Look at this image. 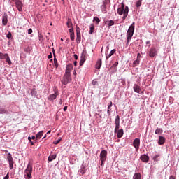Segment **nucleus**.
Wrapping results in <instances>:
<instances>
[{"label":"nucleus","mask_w":179,"mask_h":179,"mask_svg":"<svg viewBox=\"0 0 179 179\" xmlns=\"http://www.w3.org/2000/svg\"><path fill=\"white\" fill-rule=\"evenodd\" d=\"M13 2H16L17 1V0H13Z\"/></svg>","instance_id":"nucleus-61"},{"label":"nucleus","mask_w":179,"mask_h":179,"mask_svg":"<svg viewBox=\"0 0 179 179\" xmlns=\"http://www.w3.org/2000/svg\"><path fill=\"white\" fill-rule=\"evenodd\" d=\"M93 21L94 22H96V24H99L100 23V19L99 18V17H94V19H93Z\"/></svg>","instance_id":"nucleus-33"},{"label":"nucleus","mask_w":179,"mask_h":179,"mask_svg":"<svg viewBox=\"0 0 179 179\" xmlns=\"http://www.w3.org/2000/svg\"><path fill=\"white\" fill-rule=\"evenodd\" d=\"M86 61V52H83L81 54L79 66H83Z\"/></svg>","instance_id":"nucleus-11"},{"label":"nucleus","mask_w":179,"mask_h":179,"mask_svg":"<svg viewBox=\"0 0 179 179\" xmlns=\"http://www.w3.org/2000/svg\"><path fill=\"white\" fill-rule=\"evenodd\" d=\"M74 59H76V60H78V55H74Z\"/></svg>","instance_id":"nucleus-50"},{"label":"nucleus","mask_w":179,"mask_h":179,"mask_svg":"<svg viewBox=\"0 0 179 179\" xmlns=\"http://www.w3.org/2000/svg\"><path fill=\"white\" fill-rule=\"evenodd\" d=\"M7 160L9 162L10 170H12L13 169L14 161L11 154H7Z\"/></svg>","instance_id":"nucleus-6"},{"label":"nucleus","mask_w":179,"mask_h":179,"mask_svg":"<svg viewBox=\"0 0 179 179\" xmlns=\"http://www.w3.org/2000/svg\"><path fill=\"white\" fill-rule=\"evenodd\" d=\"M27 49H28V48H27L25 50H26V51H28V50H27Z\"/></svg>","instance_id":"nucleus-63"},{"label":"nucleus","mask_w":179,"mask_h":179,"mask_svg":"<svg viewBox=\"0 0 179 179\" xmlns=\"http://www.w3.org/2000/svg\"><path fill=\"white\" fill-rule=\"evenodd\" d=\"M57 158V154L54 155H50V156L48 158V162H52L53 160H55Z\"/></svg>","instance_id":"nucleus-19"},{"label":"nucleus","mask_w":179,"mask_h":179,"mask_svg":"<svg viewBox=\"0 0 179 179\" xmlns=\"http://www.w3.org/2000/svg\"><path fill=\"white\" fill-rule=\"evenodd\" d=\"M50 62H52V59H50Z\"/></svg>","instance_id":"nucleus-64"},{"label":"nucleus","mask_w":179,"mask_h":179,"mask_svg":"<svg viewBox=\"0 0 179 179\" xmlns=\"http://www.w3.org/2000/svg\"><path fill=\"white\" fill-rule=\"evenodd\" d=\"M164 143H165V138L162 136H159V141H158L159 145H164Z\"/></svg>","instance_id":"nucleus-23"},{"label":"nucleus","mask_w":179,"mask_h":179,"mask_svg":"<svg viewBox=\"0 0 179 179\" xmlns=\"http://www.w3.org/2000/svg\"><path fill=\"white\" fill-rule=\"evenodd\" d=\"M92 85H97V81L95 80H93V81H92Z\"/></svg>","instance_id":"nucleus-43"},{"label":"nucleus","mask_w":179,"mask_h":179,"mask_svg":"<svg viewBox=\"0 0 179 179\" xmlns=\"http://www.w3.org/2000/svg\"><path fill=\"white\" fill-rule=\"evenodd\" d=\"M59 95V92L57 90H55V93L49 96L48 100L51 102H53V101L55 100Z\"/></svg>","instance_id":"nucleus-7"},{"label":"nucleus","mask_w":179,"mask_h":179,"mask_svg":"<svg viewBox=\"0 0 179 179\" xmlns=\"http://www.w3.org/2000/svg\"><path fill=\"white\" fill-rule=\"evenodd\" d=\"M73 73L74 76H76V74H77L76 71H73Z\"/></svg>","instance_id":"nucleus-55"},{"label":"nucleus","mask_w":179,"mask_h":179,"mask_svg":"<svg viewBox=\"0 0 179 179\" xmlns=\"http://www.w3.org/2000/svg\"><path fill=\"white\" fill-rule=\"evenodd\" d=\"M142 5V0H138L136 3V7L140 8V6Z\"/></svg>","instance_id":"nucleus-32"},{"label":"nucleus","mask_w":179,"mask_h":179,"mask_svg":"<svg viewBox=\"0 0 179 179\" xmlns=\"http://www.w3.org/2000/svg\"><path fill=\"white\" fill-rule=\"evenodd\" d=\"M32 32H33L32 29H28V34H32Z\"/></svg>","instance_id":"nucleus-45"},{"label":"nucleus","mask_w":179,"mask_h":179,"mask_svg":"<svg viewBox=\"0 0 179 179\" xmlns=\"http://www.w3.org/2000/svg\"><path fill=\"white\" fill-rule=\"evenodd\" d=\"M107 114H108V116L110 115V110H107Z\"/></svg>","instance_id":"nucleus-48"},{"label":"nucleus","mask_w":179,"mask_h":179,"mask_svg":"<svg viewBox=\"0 0 179 179\" xmlns=\"http://www.w3.org/2000/svg\"><path fill=\"white\" fill-rule=\"evenodd\" d=\"M120 129V124H115V133H116Z\"/></svg>","instance_id":"nucleus-38"},{"label":"nucleus","mask_w":179,"mask_h":179,"mask_svg":"<svg viewBox=\"0 0 179 179\" xmlns=\"http://www.w3.org/2000/svg\"><path fill=\"white\" fill-rule=\"evenodd\" d=\"M43 135V131H41L38 134H36V140L41 139Z\"/></svg>","instance_id":"nucleus-24"},{"label":"nucleus","mask_w":179,"mask_h":179,"mask_svg":"<svg viewBox=\"0 0 179 179\" xmlns=\"http://www.w3.org/2000/svg\"><path fill=\"white\" fill-rule=\"evenodd\" d=\"M133 90H134V92L137 94H139L140 92H141V88H140V86L138 85L137 84H135L134 86H133Z\"/></svg>","instance_id":"nucleus-17"},{"label":"nucleus","mask_w":179,"mask_h":179,"mask_svg":"<svg viewBox=\"0 0 179 179\" xmlns=\"http://www.w3.org/2000/svg\"><path fill=\"white\" fill-rule=\"evenodd\" d=\"M31 94H32L33 96H36L37 94V92L36 88L31 89Z\"/></svg>","instance_id":"nucleus-30"},{"label":"nucleus","mask_w":179,"mask_h":179,"mask_svg":"<svg viewBox=\"0 0 179 179\" xmlns=\"http://www.w3.org/2000/svg\"><path fill=\"white\" fill-rule=\"evenodd\" d=\"M31 145H34V142L32 141H30Z\"/></svg>","instance_id":"nucleus-58"},{"label":"nucleus","mask_w":179,"mask_h":179,"mask_svg":"<svg viewBox=\"0 0 179 179\" xmlns=\"http://www.w3.org/2000/svg\"><path fill=\"white\" fill-rule=\"evenodd\" d=\"M32 171H33V164L31 162H29L24 172V178L25 179H31Z\"/></svg>","instance_id":"nucleus-2"},{"label":"nucleus","mask_w":179,"mask_h":179,"mask_svg":"<svg viewBox=\"0 0 179 179\" xmlns=\"http://www.w3.org/2000/svg\"><path fill=\"white\" fill-rule=\"evenodd\" d=\"M111 107H113V102H110V105L108 106V110H110Z\"/></svg>","instance_id":"nucleus-41"},{"label":"nucleus","mask_w":179,"mask_h":179,"mask_svg":"<svg viewBox=\"0 0 179 179\" xmlns=\"http://www.w3.org/2000/svg\"><path fill=\"white\" fill-rule=\"evenodd\" d=\"M46 138V135H45V136L43 138V139Z\"/></svg>","instance_id":"nucleus-60"},{"label":"nucleus","mask_w":179,"mask_h":179,"mask_svg":"<svg viewBox=\"0 0 179 179\" xmlns=\"http://www.w3.org/2000/svg\"><path fill=\"white\" fill-rule=\"evenodd\" d=\"M50 133H51V130H49L47 134H50Z\"/></svg>","instance_id":"nucleus-59"},{"label":"nucleus","mask_w":179,"mask_h":179,"mask_svg":"<svg viewBox=\"0 0 179 179\" xmlns=\"http://www.w3.org/2000/svg\"><path fill=\"white\" fill-rule=\"evenodd\" d=\"M28 140L30 141V142H31V137H28Z\"/></svg>","instance_id":"nucleus-54"},{"label":"nucleus","mask_w":179,"mask_h":179,"mask_svg":"<svg viewBox=\"0 0 179 179\" xmlns=\"http://www.w3.org/2000/svg\"><path fill=\"white\" fill-rule=\"evenodd\" d=\"M7 57H9L8 54H3L2 52H0V59H5L7 58Z\"/></svg>","instance_id":"nucleus-27"},{"label":"nucleus","mask_w":179,"mask_h":179,"mask_svg":"<svg viewBox=\"0 0 179 179\" xmlns=\"http://www.w3.org/2000/svg\"><path fill=\"white\" fill-rule=\"evenodd\" d=\"M146 45H150L149 46H150V41H148L146 42Z\"/></svg>","instance_id":"nucleus-51"},{"label":"nucleus","mask_w":179,"mask_h":179,"mask_svg":"<svg viewBox=\"0 0 179 179\" xmlns=\"http://www.w3.org/2000/svg\"><path fill=\"white\" fill-rule=\"evenodd\" d=\"M31 139H32V140H36V137L33 136L31 137Z\"/></svg>","instance_id":"nucleus-52"},{"label":"nucleus","mask_w":179,"mask_h":179,"mask_svg":"<svg viewBox=\"0 0 179 179\" xmlns=\"http://www.w3.org/2000/svg\"><path fill=\"white\" fill-rule=\"evenodd\" d=\"M15 6H16L17 9H18L19 12L22 11L23 3L21 1H15Z\"/></svg>","instance_id":"nucleus-12"},{"label":"nucleus","mask_w":179,"mask_h":179,"mask_svg":"<svg viewBox=\"0 0 179 179\" xmlns=\"http://www.w3.org/2000/svg\"><path fill=\"white\" fill-rule=\"evenodd\" d=\"M135 22H133L131 24V25L129 27V28L127 30V43H129L130 40L132 39V37L134 36V29H135Z\"/></svg>","instance_id":"nucleus-3"},{"label":"nucleus","mask_w":179,"mask_h":179,"mask_svg":"<svg viewBox=\"0 0 179 179\" xmlns=\"http://www.w3.org/2000/svg\"><path fill=\"white\" fill-rule=\"evenodd\" d=\"M117 136L118 138H122L123 135H124V129H120L117 131Z\"/></svg>","instance_id":"nucleus-15"},{"label":"nucleus","mask_w":179,"mask_h":179,"mask_svg":"<svg viewBox=\"0 0 179 179\" xmlns=\"http://www.w3.org/2000/svg\"><path fill=\"white\" fill-rule=\"evenodd\" d=\"M169 179H176V178L175 176H173V175L170 176Z\"/></svg>","instance_id":"nucleus-47"},{"label":"nucleus","mask_w":179,"mask_h":179,"mask_svg":"<svg viewBox=\"0 0 179 179\" xmlns=\"http://www.w3.org/2000/svg\"><path fill=\"white\" fill-rule=\"evenodd\" d=\"M94 31H95L94 24H92L90 27L89 34H92V33H94Z\"/></svg>","instance_id":"nucleus-25"},{"label":"nucleus","mask_w":179,"mask_h":179,"mask_svg":"<svg viewBox=\"0 0 179 179\" xmlns=\"http://www.w3.org/2000/svg\"><path fill=\"white\" fill-rule=\"evenodd\" d=\"M67 108H68L67 106H64V108H63V110L64 111H66L67 110Z\"/></svg>","instance_id":"nucleus-49"},{"label":"nucleus","mask_w":179,"mask_h":179,"mask_svg":"<svg viewBox=\"0 0 179 179\" xmlns=\"http://www.w3.org/2000/svg\"><path fill=\"white\" fill-rule=\"evenodd\" d=\"M157 55V48L155 47H152L150 50H149V56L150 57H155Z\"/></svg>","instance_id":"nucleus-8"},{"label":"nucleus","mask_w":179,"mask_h":179,"mask_svg":"<svg viewBox=\"0 0 179 179\" xmlns=\"http://www.w3.org/2000/svg\"><path fill=\"white\" fill-rule=\"evenodd\" d=\"M141 176L140 174V173H136L134 174V176H133V179H141Z\"/></svg>","instance_id":"nucleus-29"},{"label":"nucleus","mask_w":179,"mask_h":179,"mask_svg":"<svg viewBox=\"0 0 179 179\" xmlns=\"http://www.w3.org/2000/svg\"><path fill=\"white\" fill-rule=\"evenodd\" d=\"M80 28L78 27H77V29H76V43L77 44H80L81 42V34L80 31Z\"/></svg>","instance_id":"nucleus-10"},{"label":"nucleus","mask_w":179,"mask_h":179,"mask_svg":"<svg viewBox=\"0 0 179 179\" xmlns=\"http://www.w3.org/2000/svg\"><path fill=\"white\" fill-rule=\"evenodd\" d=\"M71 82V73L69 72H66L64 73L63 76V78L62 80V83L64 85H66L68 83Z\"/></svg>","instance_id":"nucleus-4"},{"label":"nucleus","mask_w":179,"mask_h":179,"mask_svg":"<svg viewBox=\"0 0 179 179\" xmlns=\"http://www.w3.org/2000/svg\"><path fill=\"white\" fill-rule=\"evenodd\" d=\"M6 38L8 39H11L12 38V33L9 32L8 34H6Z\"/></svg>","instance_id":"nucleus-37"},{"label":"nucleus","mask_w":179,"mask_h":179,"mask_svg":"<svg viewBox=\"0 0 179 179\" xmlns=\"http://www.w3.org/2000/svg\"><path fill=\"white\" fill-rule=\"evenodd\" d=\"M52 52H53L54 57H55V50H54V49H52Z\"/></svg>","instance_id":"nucleus-53"},{"label":"nucleus","mask_w":179,"mask_h":179,"mask_svg":"<svg viewBox=\"0 0 179 179\" xmlns=\"http://www.w3.org/2000/svg\"><path fill=\"white\" fill-rule=\"evenodd\" d=\"M155 134H158V135H162L163 133V129H156L155 131Z\"/></svg>","instance_id":"nucleus-28"},{"label":"nucleus","mask_w":179,"mask_h":179,"mask_svg":"<svg viewBox=\"0 0 179 179\" xmlns=\"http://www.w3.org/2000/svg\"><path fill=\"white\" fill-rule=\"evenodd\" d=\"M73 64H74V66H77V62H76H76H73Z\"/></svg>","instance_id":"nucleus-56"},{"label":"nucleus","mask_w":179,"mask_h":179,"mask_svg":"<svg viewBox=\"0 0 179 179\" xmlns=\"http://www.w3.org/2000/svg\"><path fill=\"white\" fill-rule=\"evenodd\" d=\"M73 69L72 64H69L66 67V70H65V73H71V71Z\"/></svg>","instance_id":"nucleus-21"},{"label":"nucleus","mask_w":179,"mask_h":179,"mask_svg":"<svg viewBox=\"0 0 179 179\" xmlns=\"http://www.w3.org/2000/svg\"><path fill=\"white\" fill-rule=\"evenodd\" d=\"M117 14L120 15H123L122 20H125L129 14V7L125 6L124 4L122 3L121 7L117 8Z\"/></svg>","instance_id":"nucleus-1"},{"label":"nucleus","mask_w":179,"mask_h":179,"mask_svg":"<svg viewBox=\"0 0 179 179\" xmlns=\"http://www.w3.org/2000/svg\"><path fill=\"white\" fill-rule=\"evenodd\" d=\"M54 66H55V69H57L59 66L56 57H54Z\"/></svg>","instance_id":"nucleus-35"},{"label":"nucleus","mask_w":179,"mask_h":179,"mask_svg":"<svg viewBox=\"0 0 179 179\" xmlns=\"http://www.w3.org/2000/svg\"><path fill=\"white\" fill-rule=\"evenodd\" d=\"M133 64H134V65H138V64H139V61H138V60L134 61V62L133 63Z\"/></svg>","instance_id":"nucleus-42"},{"label":"nucleus","mask_w":179,"mask_h":179,"mask_svg":"<svg viewBox=\"0 0 179 179\" xmlns=\"http://www.w3.org/2000/svg\"><path fill=\"white\" fill-rule=\"evenodd\" d=\"M115 24V22L113 20L108 21V27H112Z\"/></svg>","instance_id":"nucleus-36"},{"label":"nucleus","mask_w":179,"mask_h":179,"mask_svg":"<svg viewBox=\"0 0 179 179\" xmlns=\"http://www.w3.org/2000/svg\"><path fill=\"white\" fill-rule=\"evenodd\" d=\"M102 64V61L101 59H99L96 64V69H100L101 66Z\"/></svg>","instance_id":"nucleus-22"},{"label":"nucleus","mask_w":179,"mask_h":179,"mask_svg":"<svg viewBox=\"0 0 179 179\" xmlns=\"http://www.w3.org/2000/svg\"><path fill=\"white\" fill-rule=\"evenodd\" d=\"M66 25L68 29H73V24H72V21L70 18L68 19L67 22H66Z\"/></svg>","instance_id":"nucleus-20"},{"label":"nucleus","mask_w":179,"mask_h":179,"mask_svg":"<svg viewBox=\"0 0 179 179\" xmlns=\"http://www.w3.org/2000/svg\"><path fill=\"white\" fill-rule=\"evenodd\" d=\"M116 50L113 49L110 51V54L106 55V59L108 60L111 56H113L115 53Z\"/></svg>","instance_id":"nucleus-26"},{"label":"nucleus","mask_w":179,"mask_h":179,"mask_svg":"<svg viewBox=\"0 0 179 179\" xmlns=\"http://www.w3.org/2000/svg\"><path fill=\"white\" fill-rule=\"evenodd\" d=\"M27 49H28V48H27L25 50H26V51H28V50H27Z\"/></svg>","instance_id":"nucleus-62"},{"label":"nucleus","mask_w":179,"mask_h":179,"mask_svg":"<svg viewBox=\"0 0 179 179\" xmlns=\"http://www.w3.org/2000/svg\"><path fill=\"white\" fill-rule=\"evenodd\" d=\"M5 59H6V63L8 64V65L12 64V62H11V59H10L9 56L6 57V58Z\"/></svg>","instance_id":"nucleus-34"},{"label":"nucleus","mask_w":179,"mask_h":179,"mask_svg":"<svg viewBox=\"0 0 179 179\" xmlns=\"http://www.w3.org/2000/svg\"><path fill=\"white\" fill-rule=\"evenodd\" d=\"M2 22L4 26L7 25L8 24V15L6 13H4L3 16Z\"/></svg>","instance_id":"nucleus-16"},{"label":"nucleus","mask_w":179,"mask_h":179,"mask_svg":"<svg viewBox=\"0 0 179 179\" xmlns=\"http://www.w3.org/2000/svg\"><path fill=\"white\" fill-rule=\"evenodd\" d=\"M120 116L117 115V116L115 117V125H116V124H120Z\"/></svg>","instance_id":"nucleus-31"},{"label":"nucleus","mask_w":179,"mask_h":179,"mask_svg":"<svg viewBox=\"0 0 179 179\" xmlns=\"http://www.w3.org/2000/svg\"><path fill=\"white\" fill-rule=\"evenodd\" d=\"M140 159H141V162H143L145 163H147L148 162H149V157L145 154L142 155L140 157Z\"/></svg>","instance_id":"nucleus-13"},{"label":"nucleus","mask_w":179,"mask_h":179,"mask_svg":"<svg viewBox=\"0 0 179 179\" xmlns=\"http://www.w3.org/2000/svg\"><path fill=\"white\" fill-rule=\"evenodd\" d=\"M62 141V138H60L59 140H57V141H54L53 144L55 145H58L59 144L60 141Z\"/></svg>","instance_id":"nucleus-39"},{"label":"nucleus","mask_w":179,"mask_h":179,"mask_svg":"<svg viewBox=\"0 0 179 179\" xmlns=\"http://www.w3.org/2000/svg\"><path fill=\"white\" fill-rule=\"evenodd\" d=\"M69 32L70 34V39H71L72 41H75V32L73 31V29H69Z\"/></svg>","instance_id":"nucleus-14"},{"label":"nucleus","mask_w":179,"mask_h":179,"mask_svg":"<svg viewBox=\"0 0 179 179\" xmlns=\"http://www.w3.org/2000/svg\"><path fill=\"white\" fill-rule=\"evenodd\" d=\"M159 157V155H155V157L152 158V159H154L155 162H157V159Z\"/></svg>","instance_id":"nucleus-40"},{"label":"nucleus","mask_w":179,"mask_h":179,"mask_svg":"<svg viewBox=\"0 0 179 179\" xmlns=\"http://www.w3.org/2000/svg\"><path fill=\"white\" fill-rule=\"evenodd\" d=\"M9 112L6 108H0V115H8Z\"/></svg>","instance_id":"nucleus-18"},{"label":"nucleus","mask_w":179,"mask_h":179,"mask_svg":"<svg viewBox=\"0 0 179 179\" xmlns=\"http://www.w3.org/2000/svg\"><path fill=\"white\" fill-rule=\"evenodd\" d=\"M107 157V152L106 150H103L99 154V159L101 162V166H103V163L106 162Z\"/></svg>","instance_id":"nucleus-5"},{"label":"nucleus","mask_w":179,"mask_h":179,"mask_svg":"<svg viewBox=\"0 0 179 179\" xmlns=\"http://www.w3.org/2000/svg\"><path fill=\"white\" fill-rule=\"evenodd\" d=\"M133 146H134L136 151L138 152L140 147V139L138 138H135L133 141Z\"/></svg>","instance_id":"nucleus-9"},{"label":"nucleus","mask_w":179,"mask_h":179,"mask_svg":"<svg viewBox=\"0 0 179 179\" xmlns=\"http://www.w3.org/2000/svg\"><path fill=\"white\" fill-rule=\"evenodd\" d=\"M62 100L60 99V100H59V105H62Z\"/></svg>","instance_id":"nucleus-57"},{"label":"nucleus","mask_w":179,"mask_h":179,"mask_svg":"<svg viewBox=\"0 0 179 179\" xmlns=\"http://www.w3.org/2000/svg\"><path fill=\"white\" fill-rule=\"evenodd\" d=\"M3 179H9V173H7L6 176L4 177Z\"/></svg>","instance_id":"nucleus-44"},{"label":"nucleus","mask_w":179,"mask_h":179,"mask_svg":"<svg viewBox=\"0 0 179 179\" xmlns=\"http://www.w3.org/2000/svg\"><path fill=\"white\" fill-rule=\"evenodd\" d=\"M48 59L52 58V52L50 53V55L48 56Z\"/></svg>","instance_id":"nucleus-46"}]
</instances>
